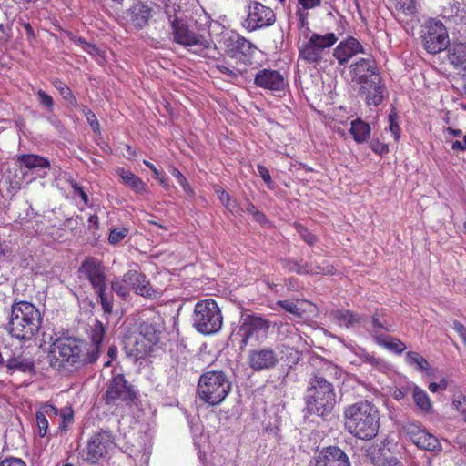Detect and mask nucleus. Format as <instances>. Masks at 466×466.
<instances>
[{
    "mask_svg": "<svg viewBox=\"0 0 466 466\" xmlns=\"http://www.w3.org/2000/svg\"><path fill=\"white\" fill-rule=\"evenodd\" d=\"M136 399V392L122 374L115 376L107 384L104 394L105 403L113 413H120L126 407H129Z\"/></svg>",
    "mask_w": 466,
    "mask_h": 466,
    "instance_id": "obj_10",
    "label": "nucleus"
},
{
    "mask_svg": "<svg viewBox=\"0 0 466 466\" xmlns=\"http://www.w3.org/2000/svg\"><path fill=\"white\" fill-rule=\"evenodd\" d=\"M55 87L59 91V93L64 97V99L68 101V103L71 106H73L75 107L77 106L76 98L75 97V96L72 93L71 89L66 85H65L61 81H56L55 83Z\"/></svg>",
    "mask_w": 466,
    "mask_h": 466,
    "instance_id": "obj_42",
    "label": "nucleus"
},
{
    "mask_svg": "<svg viewBox=\"0 0 466 466\" xmlns=\"http://www.w3.org/2000/svg\"><path fill=\"white\" fill-rule=\"evenodd\" d=\"M79 274L89 281L95 292L106 289V278L104 267L96 259L89 258L85 260L80 268Z\"/></svg>",
    "mask_w": 466,
    "mask_h": 466,
    "instance_id": "obj_16",
    "label": "nucleus"
},
{
    "mask_svg": "<svg viewBox=\"0 0 466 466\" xmlns=\"http://www.w3.org/2000/svg\"><path fill=\"white\" fill-rule=\"evenodd\" d=\"M422 431L423 429H421L420 426L415 422H408L403 426L404 433L410 437L413 443L420 435L419 433H420Z\"/></svg>",
    "mask_w": 466,
    "mask_h": 466,
    "instance_id": "obj_51",
    "label": "nucleus"
},
{
    "mask_svg": "<svg viewBox=\"0 0 466 466\" xmlns=\"http://www.w3.org/2000/svg\"><path fill=\"white\" fill-rule=\"evenodd\" d=\"M284 268L290 272L297 274H308V263L302 260H286L284 262Z\"/></svg>",
    "mask_w": 466,
    "mask_h": 466,
    "instance_id": "obj_43",
    "label": "nucleus"
},
{
    "mask_svg": "<svg viewBox=\"0 0 466 466\" xmlns=\"http://www.w3.org/2000/svg\"><path fill=\"white\" fill-rule=\"evenodd\" d=\"M349 71L351 82L360 86L380 76L377 64L371 56L356 59L350 64Z\"/></svg>",
    "mask_w": 466,
    "mask_h": 466,
    "instance_id": "obj_15",
    "label": "nucleus"
},
{
    "mask_svg": "<svg viewBox=\"0 0 466 466\" xmlns=\"http://www.w3.org/2000/svg\"><path fill=\"white\" fill-rule=\"evenodd\" d=\"M233 35H238V34H235L233 32L230 33H225L221 36V45L225 48V52H227L231 56H236V48H237V42H235V38H233Z\"/></svg>",
    "mask_w": 466,
    "mask_h": 466,
    "instance_id": "obj_40",
    "label": "nucleus"
},
{
    "mask_svg": "<svg viewBox=\"0 0 466 466\" xmlns=\"http://www.w3.org/2000/svg\"><path fill=\"white\" fill-rule=\"evenodd\" d=\"M169 172L177 179V183L181 186L185 193L189 196L194 195V191L188 184L187 178L177 167H171Z\"/></svg>",
    "mask_w": 466,
    "mask_h": 466,
    "instance_id": "obj_41",
    "label": "nucleus"
},
{
    "mask_svg": "<svg viewBox=\"0 0 466 466\" xmlns=\"http://www.w3.org/2000/svg\"><path fill=\"white\" fill-rule=\"evenodd\" d=\"M333 267L327 261L321 264L308 263V274H331Z\"/></svg>",
    "mask_w": 466,
    "mask_h": 466,
    "instance_id": "obj_46",
    "label": "nucleus"
},
{
    "mask_svg": "<svg viewBox=\"0 0 466 466\" xmlns=\"http://www.w3.org/2000/svg\"><path fill=\"white\" fill-rule=\"evenodd\" d=\"M376 342L384 348L397 354H400L406 350V345L400 339L388 338L386 336L375 335Z\"/></svg>",
    "mask_w": 466,
    "mask_h": 466,
    "instance_id": "obj_34",
    "label": "nucleus"
},
{
    "mask_svg": "<svg viewBox=\"0 0 466 466\" xmlns=\"http://www.w3.org/2000/svg\"><path fill=\"white\" fill-rule=\"evenodd\" d=\"M105 335V328L103 324L99 321H96V324L93 326L90 339L91 341L87 342V347L90 348L91 346L95 347L96 349V360L98 359L100 351H101V345L104 339Z\"/></svg>",
    "mask_w": 466,
    "mask_h": 466,
    "instance_id": "obj_33",
    "label": "nucleus"
},
{
    "mask_svg": "<svg viewBox=\"0 0 466 466\" xmlns=\"http://www.w3.org/2000/svg\"><path fill=\"white\" fill-rule=\"evenodd\" d=\"M415 441L414 444L420 449L427 451H440L441 449V445L437 437L429 433L425 430H423Z\"/></svg>",
    "mask_w": 466,
    "mask_h": 466,
    "instance_id": "obj_32",
    "label": "nucleus"
},
{
    "mask_svg": "<svg viewBox=\"0 0 466 466\" xmlns=\"http://www.w3.org/2000/svg\"><path fill=\"white\" fill-rule=\"evenodd\" d=\"M406 362L416 370L425 372L428 376H433V370L431 368L428 360L414 351H409L406 354Z\"/></svg>",
    "mask_w": 466,
    "mask_h": 466,
    "instance_id": "obj_30",
    "label": "nucleus"
},
{
    "mask_svg": "<svg viewBox=\"0 0 466 466\" xmlns=\"http://www.w3.org/2000/svg\"><path fill=\"white\" fill-rule=\"evenodd\" d=\"M171 28L174 41L191 52L208 56L212 49V43L205 26H198L193 19L185 20L183 18H175L171 20Z\"/></svg>",
    "mask_w": 466,
    "mask_h": 466,
    "instance_id": "obj_4",
    "label": "nucleus"
},
{
    "mask_svg": "<svg viewBox=\"0 0 466 466\" xmlns=\"http://www.w3.org/2000/svg\"><path fill=\"white\" fill-rule=\"evenodd\" d=\"M364 53L363 46L354 37L341 41L333 50V56L340 66L346 65L350 58Z\"/></svg>",
    "mask_w": 466,
    "mask_h": 466,
    "instance_id": "obj_20",
    "label": "nucleus"
},
{
    "mask_svg": "<svg viewBox=\"0 0 466 466\" xmlns=\"http://www.w3.org/2000/svg\"><path fill=\"white\" fill-rule=\"evenodd\" d=\"M269 327V322L259 316H245L238 332V335L241 338V348L250 343L257 344L267 338Z\"/></svg>",
    "mask_w": 466,
    "mask_h": 466,
    "instance_id": "obj_11",
    "label": "nucleus"
},
{
    "mask_svg": "<svg viewBox=\"0 0 466 466\" xmlns=\"http://www.w3.org/2000/svg\"><path fill=\"white\" fill-rule=\"evenodd\" d=\"M21 165L28 169L49 168L50 162L38 155L24 154L18 157Z\"/></svg>",
    "mask_w": 466,
    "mask_h": 466,
    "instance_id": "obj_31",
    "label": "nucleus"
},
{
    "mask_svg": "<svg viewBox=\"0 0 466 466\" xmlns=\"http://www.w3.org/2000/svg\"><path fill=\"white\" fill-rule=\"evenodd\" d=\"M73 191L76 195H78L81 199L83 200L85 205H88V196L87 194L83 190V188L76 183L73 182L72 184Z\"/></svg>",
    "mask_w": 466,
    "mask_h": 466,
    "instance_id": "obj_62",
    "label": "nucleus"
},
{
    "mask_svg": "<svg viewBox=\"0 0 466 466\" xmlns=\"http://www.w3.org/2000/svg\"><path fill=\"white\" fill-rule=\"evenodd\" d=\"M303 42L299 46V59L316 66L328 50L336 44L338 36L334 33L320 35L311 32L309 26L303 31Z\"/></svg>",
    "mask_w": 466,
    "mask_h": 466,
    "instance_id": "obj_7",
    "label": "nucleus"
},
{
    "mask_svg": "<svg viewBox=\"0 0 466 466\" xmlns=\"http://www.w3.org/2000/svg\"><path fill=\"white\" fill-rule=\"evenodd\" d=\"M180 11V8L177 6L176 5H170L166 4L165 6V13L167 16L168 17L169 22L171 23V20H174L175 18H180L177 16V12Z\"/></svg>",
    "mask_w": 466,
    "mask_h": 466,
    "instance_id": "obj_60",
    "label": "nucleus"
},
{
    "mask_svg": "<svg viewBox=\"0 0 466 466\" xmlns=\"http://www.w3.org/2000/svg\"><path fill=\"white\" fill-rule=\"evenodd\" d=\"M87 347V341L71 338L56 339L47 355L50 366L55 370H78L96 361V349Z\"/></svg>",
    "mask_w": 466,
    "mask_h": 466,
    "instance_id": "obj_1",
    "label": "nucleus"
},
{
    "mask_svg": "<svg viewBox=\"0 0 466 466\" xmlns=\"http://www.w3.org/2000/svg\"><path fill=\"white\" fill-rule=\"evenodd\" d=\"M8 368L10 369H19L21 370H29L32 369L33 363L29 360H21L18 358H14L8 360Z\"/></svg>",
    "mask_w": 466,
    "mask_h": 466,
    "instance_id": "obj_52",
    "label": "nucleus"
},
{
    "mask_svg": "<svg viewBox=\"0 0 466 466\" xmlns=\"http://www.w3.org/2000/svg\"><path fill=\"white\" fill-rule=\"evenodd\" d=\"M214 67L218 69L220 73L226 75L228 79H235L238 77L240 75V71L238 69H235L234 67H230L227 63L225 62H218L217 61L214 65Z\"/></svg>",
    "mask_w": 466,
    "mask_h": 466,
    "instance_id": "obj_47",
    "label": "nucleus"
},
{
    "mask_svg": "<svg viewBox=\"0 0 466 466\" xmlns=\"http://www.w3.org/2000/svg\"><path fill=\"white\" fill-rule=\"evenodd\" d=\"M277 353L271 349H260L249 353L248 363L255 371L272 369L278 363Z\"/></svg>",
    "mask_w": 466,
    "mask_h": 466,
    "instance_id": "obj_19",
    "label": "nucleus"
},
{
    "mask_svg": "<svg viewBox=\"0 0 466 466\" xmlns=\"http://www.w3.org/2000/svg\"><path fill=\"white\" fill-rule=\"evenodd\" d=\"M464 402H465V396L463 394H461V393L454 394L453 399H452V405L458 411H461V409L466 407V406H463Z\"/></svg>",
    "mask_w": 466,
    "mask_h": 466,
    "instance_id": "obj_63",
    "label": "nucleus"
},
{
    "mask_svg": "<svg viewBox=\"0 0 466 466\" xmlns=\"http://www.w3.org/2000/svg\"><path fill=\"white\" fill-rule=\"evenodd\" d=\"M128 230L126 228H116L110 231L108 241L110 244L116 245L119 243L127 235Z\"/></svg>",
    "mask_w": 466,
    "mask_h": 466,
    "instance_id": "obj_54",
    "label": "nucleus"
},
{
    "mask_svg": "<svg viewBox=\"0 0 466 466\" xmlns=\"http://www.w3.org/2000/svg\"><path fill=\"white\" fill-rule=\"evenodd\" d=\"M135 292L146 298H155L157 295V292L152 288L150 282L147 279L144 275V281H139L137 286H135Z\"/></svg>",
    "mask_w": 466,
    "mask_h": 466,
    "instance_id": "obj_38",
    "label": "nucleus"
},
{
    "mask_svg": "<svg viewBox=\"0 0 466 466\" xmlns=\"http://www.w3.org/2000/svg\"><path fill=\"white\" fill-rule=\"evenodd\" d=\"M350 134L358 144L366 142L370 136V127L368 123L357 118L351 122Z\"/></svg>",
    "mask_w": 466,
    "mask_h": 466,
    "instance_id": "obj_29",
    "label": "nucleus"
},
{
    "mask_svg": "<svg viewBox=\"0 0 466 466\" xmlns=\"http://www.w3.org/2000/svg\"><path fill=\"white\" fill-rule=\"evenodd\" d=\"M448 60L456 67H466V42L452 43L448 50Z\"/></svg>",
    "mask_w": 466,
    "mask_h": 466,
    "instance_id": "obj_27",
    "label": "nucleus"
},
{
    "mask_svg": "<svg viewBox=\"0 0 466 466\" xmlns=\"http://www.w3.org/2000/svg\"><path fill=\"white\" fill-rule=\"evenodd\" d=\"M373 332L376 334L380 330L391 331V325L388 324L386 320H381L378 315L372 317Z\"/></svg>",
    "mask_w": 466,
    "mask_h": 466,
    "instance_id": "obj_55",
    "label": "nucleus"
},
{
    "mask_svg": "<svg viewBox=\"0 0 466 466\" xmlns=\"http://www.w3.org/2000/svg\"><path fill=\"white\" fill-rule=\"evenodd\" d=\"M192 323L196 330L205 335L219 331L223 317L217 302L212 299L198 301L194 307Z\"/></svg>",
    "mask_w": 466,
    "mask_h": 466,
    "instance_id": "obj_9",
    "label": "nucleus"
},
{
    "mask_svg": "<svg viewBox=\"0 0 466 466\" xmlns=\"http://www.w3.org/2000/svg\"><path fill=\"white\" fill-rule=\"evenodd\" d=\"M423 45L431 54L440 53L449 46L448 33L441 22L435 20L429 22L423 36Z\"/></svg>",
    "mask_w": 466,
    "mask_h": 466,
    "instance_id": "obj_14",
    "label": "nucleus"
},
{
    "mask_svg": "<svg viewBox=\"0 0 466 466\" xmlns=\"http://www.w3.org/2000/svg\"><path fill=\"white\" fill-rule=\"evenodd\" d=\"M106 289L96 291L99 298L100 305L106 314H111L113 310V296L106 293Z\"/></svg>",
    "mask_w": 466,
    "mask_h": 466,
    "instance_id": "obj_39",
    "label": "nucleus"
},
{
    "mask_svg": "<svg viewBox=\"0 0 466 466\" xmlns=\"http://www.w3.org/2000/svg\"><path fill=\"white\" fill-rule=\"evenodd\" d=\"M397 115L392 112L389 115V131L391 133L394 140L397 142L400 137V127L397 123Z\"/></svg>",
    "mask_w": 466,
    "mask_h": 466,
    "instance_id": "obj_53",
    "label": "nucleus"
},
{
    "mask_svg": "<svg viewBox=\"0 0 466 466\" xmlns=\"http://www.w3.org/2000/svg\"><path fill=\"white\" fill-rule=\"evenodd\" d=\"M0 466H26L25 463L17 458L5 459L0 462Z\"/></svg>",
    "mask_w": 466,
    "mask_h": 466,
    "instance_id": "obj_64",
    "label": "nucleus"
},
{
    "mask_svg": "<svg viewBox=\"0 0 466 466\" xmlns=\"http://www.w3.org/2000/svg\"><path fill=\"white\" fill-rule=\"evenodd\" d=\"M305 402L309 414L325 417L331 413L336 404L333 385L322 376H314L309 382Z\"/></svg>",
    "mask_w": 466,
    "mask_h": 466,
    "instance_id": "obj_6",
    "label": "nucleus"
},
{
    "mask_svg": "<svg viewBox=\"0 0 466 466\" xmlns=\"http://www.w3.org/2000/svg\"><path fill=\"white\" fill-rule=\"evenodd\" d=\"M215 192L219 198L221 204L229 211L233 212L236 208V202L231 199L230 196L220 187L215 188Z\"/></svg>",
    "mask_w": 466,
    "mask_h": 466,
    "instance_id": "obj_48",
    "label": "nucleus"
},
{
    "mask_svg": "<svg viewBox=\"0 0 466 466\" xmlns=\"http://www.w3.org/2000/svg\"><path fill=\"white\" fill-rule=\"evenodd\" d=\"M62 423L60 424L61 428H66V424L70 423L73 420V410L71 408H65L59 413Z\"/></svg>",
    "mask_w": 466,
    "mask_h": 466,
    "instance_id": "obj_57",
    "label": "nucleus"
},
{
    "mask_svg": "<svg viewBox=\"0 0 466 466\" xmlns=\"http://www.w3.org/2000/svg\"><path fill=\"white\" fill-rule=\"evenodd\" d=\"M257 169L259 177L263 179L266 185L269 188H273V181L271 179V176L269 174L268 169L263 165H258Z\"/></svg>",
    "mask_w": 466,
    "mask_h": 466,
    "instance_id": "obj_56",
    "label": "nucleus"
},
{
    "mask_svg": "<svg viewBox=\"0 0 466 466\" xmlns=\"http://www.w3.org/2000/svg\"><path fill=\"white\" fill-rule=\"evenodd\" d=\"M254 84L262 89L271 92H281L286 89L287 81L278 70L262 69L254 77Z\"/></svg>",
    "mask_w": 466,
    "mask_h": 466,
    "instance_id": "obj_17",
    "label": "nucleus"
},
{
    "mask_svg": "<svg viewBox=\"0 0 466 466\" xmlns=\"http://www.w3.org/2000/svg\"><path fill=\"white\" fill-rule=\"evenodd\" d=\"M163 329L161 317L156 315L140 325L139 332L127 339L126 347L135 358H143L152 351Z\"/></svg>",
    "mask_w": 466,
    "mask_h": 466,
    "instance_id": "obj_8",
    "label": "nucleus"
},
{
    "mask_svg": "<svg viewBox=\"0 0 466 466\" xmlns=\"http://www.w3.org/2000/svg\"><path fill=\"white\" fill-rule=\"evenodd\" d=\"M116 172L123 182L126 183L133 191L137 194H143L147 192L146 183L143 182V180L134 173L124 168H119Z\"/></svg>",
    "mask_w": 466,
    "mask_h": 466,
    "instance_id": "obj_28",
    "label": "nucleus"
},
{
    "mask_svg": "<svg viewBox=\"0 0 466 466\" xmlns=\"http://www.w3.org/2000/svg\"><path fill=\"white\" fill-rule=\"evenodd\" d=\"M411 397L416 407L424 414H430L433 410L432 401L428 393L418 387L413 385L411 388Z\"/></svg>",
    "mask_w": 466,
    "mask_h": 466,
    "instance_id": "obj_26",
    "label": "nucleus"
},
{
    "mask_svg": "<svg viewBox=\"0 0 466 466\" xmlns=\"http://www.w3.org/2000/svg\"><path fill=\"white\" fill-rule=\"evenodd\" d=\"M79 43L83 50L92 55L93 56H100V50L94 45L87 43L83 39H79Z\"/></svg>",
    "mask_w": 466,
    "mask_h": 466,
    "instance_id": "obj_59",
    "label": "nucleus"
},
{
    "mask_svg": "<svg viewBox=\"0 0 466 466\" xmlns=\"http://www.w3.org/2000/svg\"><path fill=\"white\" fill-rule=\"evenodd\" d=\"M275 20V13L270 7L254 1L248 5V15L243 22V26L252 32L272 25Z\"/></svg>",
    "mask_w": 466,
    "mask_h": 466,
    "instance_id": "obj_12",
    "label": "nucleus"
},
{
    "mask_svg": "<svg viewBox=\"0 0 466 466\" xmlns=\"http://www.w3.org/2000/svg\"><path fill=\"white\" fill-rule=\"evenodd\" d=\"M315 466H351L349 456L337 446H329L315 458Z\"/></svg>",
    "mask_w": 466,
    "mask_h": 466,
    "instance_id": "obj_18",
    "label": "nucleus"
},
{
    "mask_svg": "<svg viewBox=\"0 0 466 466\" xmlns=\"http://www.w3.org/2000/svg\"><path fill=\"white\" fill-rule=\"evenodd\" d=\"M277 304L286 311L297 317H301L304 312V310L298 306V302L293 299L279 300Z\"/></svg>",
    "mask_w": 466,
    "mask_h": 466,
    "instance_id": "obj_45",
    "label": "nucleus"
},
{
    "mask_svg": "<svg viewBox=\"0 0 466 466\" xmlns=\"http://www.w3.org/2000/svg\"><path fill=\"white\" fill-rule=\"evenodd\" d=\"M80 110L85 115L87 123L90 125L94 132L98 133L100 131V125L95 113L86 106H81Z\"/></svg>",
    "mask_w": 466,
    "mask_h": 466,
    "instance_id": "obj_49",
    "label": "nucleus"
},
{
    "mask_svg": "<svg viewBox=\"0 0 466 466\" xmlns=\"http://www.w3.org/2000/svg\"><path fill=\"white\" fill-rule=\"evenodd\" d=\"M114 446L112 434L107 431H100L88 440L84 454L85 460L96 463L104 459Z\"/></svg>",
    "mask_w": 466,
    "mask_h": 466,
    "instance_id": "obj_13",
    "label": "nucleus"
},
{
    "mask_svg": "<svg viewBox=\"0 0 466 466\" xmlns=\"http://www.w3.org/2000/svg\"><path fill=\"white\" fill-rule=\"evenodd\" d=\"M111 289L121 298H127L129 295L128 287L123 281L122 278H115L111 282Z\"/></svg>",
    "mask_w": 466,
    "mask_h": 466,
    "instance_id": "obj_50",
    "label": "nucleus"
},
{
    "mask_svg": "<svg viewBox=\"0 0 466 466\" xmlns=\"http://www.w3.org/2000/svg\"><path fill=\"white\" fill-rule=\"evenodd\" d=\"M152 443L150 439L146 435H140L137 441V444H133L130 448L129 455L134 459L137 466H147L150 454Z\"/></svg>",
    "mask_w": 466,
    "mask_h": 466,
    "instance_id": "obj_23",
    "label": "nucleus"
},
{
    "mask_svg": "<svg viewBox=\"0 0 466 466\" xmlns=\"http://www.w3.org/2000/svg\"><path fill=\"white\" fill-rule=\"evenodd\" d=\"M58 410L52 404L45 403L35 414L36 432L40 437H45L48 431L49 420L56 419Z\"/></svg>",
    "mask_w": 466,
    "mask_h": 466,
    "instance_id": "obj_24",
    "label": "nucleus"
},
{
    "mask_svg": "<svg viewBox=\"0 0 466 466\" xmlns=\"http://www.w3.org/2000/svg\"><path fill=\"white\" fill-rule=\"evenodd\" d=\"M41 322L40 311L34 304L19 301L12 306L7 329L13 338L26 342L35 338Z\"/></svg>",
    "mask_w": 466,
    "mask_h": 466,
    "instance_id": "obj_3",
    "label": "nucleus"
},
{
    "mask_svg": "<svg viewBox=\"0 0 466 466\" xmlns=\"http://www.w3.org/2000/svg\"><path fill=\"white\" fill-rule=\"evenodd\" d=\"M343 420L345 430L355 438L371 440L378 434L379 410L368 400L346 406L343 410Z\"/></svg>",
    "mask_w": 466,
    "mask_h": 466,
    "instance_id": "obj_2",
    "label": "nucleus"
},
{
    "mask_svg": "<svg viewBox=\"0 0 466 466\" xmlns=\"http://www.w3.org/2000/svg\"><path fill=\"white\" fill-rule=\"evenodd\" d=\"M330 318L337 325L347 329L363 326L367 320L366 316L339 309L332 310Z\"/></svg>",
    "mask_w": 466,
    "mask_h": 466,
    "instance_id": "obj_22",
    "label": "nucleus"
},
{
    "mask_svg": "<svg viewBox=\"0 0 466 466\" xmlns=\"http://www.w3.org/2000/svg\"><path fill=\"white\" fill-rule=\"evenodd\" d=\"M298 232L309 245H313L316 242V237L302 226L298 227Z\"/></svg>",
    "mask_w": 466,
    "mask_h": 466,
    "instance_id": "obj_58",
    "label": "nucleus"
},
{
    "mask_svg": "<svg viewBox=\"0 0 466 466\" xmlns=\"http://www.w3.org/2000/svg\"><path fill=\"white\" fill-rule=\"evenodd\" d=\"M393 2L395 8L407 15L417 12L419 0H393Z\"/></svg>",
    "mask_w": 466,
    "mask_h": 466,
    "instance_id": "obj_37",
    "label": "nucleus"
},
{
    "mask_svg": "<svg viewBox=\"0 0 466 466\" xmlns=\"http://www.w3.org/2000/svg\"><path fill=\"white\" fill-rule=\"evenodd\" d=\"M32 91L36 96L39 106L45 109L46 113H53L55 108L53 97L42 89L32 88Z\"/></svg>",
    "mask_w": 466,
    "mask_h": 466,
    "instance_id": "obj_35",
    "label": "nucleus"
},
{
    "mask_svg": "<svg viewBox=\"0 0 466 466\" xmlns=\"http://www.w3.org/2000/svg\"><path fill=\"white\" fill-rule=\"evenodd\" d=\"M122 279L127 287L135 289V286H137L139 281H144V275L137 270L131 269L123 275Z\"/></svg>",
    "mask_w": 466,
    "mask_h": 466,
    "instance_id": "obj_44",
    "label": "nucleus"
},
{
    "mask_svg": "<svg viewBox=\"0 0 466 466\" xmlns=\"http://www.w3.org/2000/svg\"><path fill=\"white\" fill-rule=\"evenodd\" d=\"M130 22L137 28L145 27L152 17V10L143 3H137L129 9Z\"/></svg>",
    "mask_w": 466,
    "mask_h": 466,
    "instance_id": "obj_25",
    "label": "nucleus"
},
{
    "mask_svg": "<svg viewBox=\"0 0 466 466\" xmlns=\"http://www.w3.org/2000/svg\"><path fill=\"white\" fill-rule=\"evenodd\" d=\"M232 390L228 375L220 370H207L199 377L197 385L198 398L209 406L221 404Z\"/></svg>",
    "mask_w": 466,
    "mask_h": 466,
    "instance_id": "obj_5",
    "label": "nucleus"
},
{
    "mask_svg": "<svg viewBox=\"0 0 466 466\" xmlns=\"http://www.w3.org/2000/svg\"><path fill=\"white\" fill-rule=\"evenodd\" d=\"M209 466H236L231 460H227L222 456H214Z\"/></svg>",
    "mask_w": 466,
    "mask_h": 466,
    "instance_id": "obj_61",
    "label": "nucleus"
},
{
    "mask_svg": "<svg viewBox=\"0 0 466 466\" xmlns=\"http://www.w3.org/2000/svg\"><path fill=\"white\" fill-rule=\"evenodd\" d=\"M233 38H235L236 39L235 42H237L236 54L241 53L245 56L248 55V56H250V58H251L257 49L256 46L251 42L248 41L247 39L240 36L239 35H233Z\"/></svg>",
    "mask_w": 466,
    "mask_h": 466,
    "instance_id": "obj_36",
    "label": "nucleus"
},
{
    "mask_svg": "<svg viewBox=\"0 0 466 466\" xmlns=\"http://www.w3.org/2000/svg\"><path fill=\"white\" fill-rule=\"evenodd\" d=\"M385 86L381 85L380 76L378 79L370 80L368 83L360 86V93L364 96L368 106H377L385 96Z\"/></svg>",
    "mask_w": 466,
    "mask_h": 466,
    "instance_id": "obj_21",
    "label": "nucleus"
}]
</instances>
